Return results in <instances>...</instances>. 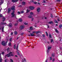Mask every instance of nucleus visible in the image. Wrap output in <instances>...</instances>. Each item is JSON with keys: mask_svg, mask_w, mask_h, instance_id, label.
I'll return each instance as SVG.
<instances>
[{"mask_svg": "<svg viewBox=\"0 0 62 62\" xmlns=\"http://www.w3.org/2000/svg\"><path fill=\"white\" fill-rule=\"evenodd\" d=\"M8 39H7V41L5 43V41H3L2 42V45L3 46H5L6 45H7V43H8Z\"/></svg>", "mask_w": 62, "mask_h": 62, "instance_id": "nucleus-1", "label": "nucleus"}, {"mask_svg": "<svg viewBox=\"0 0 62 62\" xmlns=\"http://www.w3.org/2000/svg\"><path fill=\"white\" fill-rule=\"evenodd\" d=\"M10 54H13L12 52H10L8 54L6 55L5 56V58L6 57H10Z\"/></svg>", "mask_w": 62, "mask_h": 62, "instance_id": "nucleus-2", "label": "nucleus"}, {"mask_svg": "<svg viewBox=\"0 0 62 62\" xmlns=\"http://www.w3.org/2000/svg\"><path fill=\"white\" fill-rule=\"evenodd\" d=\"M29 8L31 10H33L34 9V8H35V7H34L33 6H30L29 7Z\"/></svg>", "mask_w": 62, "mask_h": 62, "instance_id": "nucleus-3", "label": "nucleus"}, {"mask_svg": "<svg viewBox=\"0 0 62 62\" xmlns=\"http://www.w3.org/2000/svg\"><path fill=\"white\" fill-rule=\"evenodd\" d=\"M51 48H52V46H50L48 47V50L47 51V54L48 53V52H49V50H50V49H51Z\"/></svg>", "mask_w": 62, "mask_h": 62, "instance_id": "nucleus-4", "label": "nucleus"}, {"mask_svg": "<svg viewBox=\"0 0 62 62\" xmlns=\"http://www.w3.org/2000/svg\"><path fill=\"white\" fill-rule=\"evenodd\" d=\"M40 32H39V31H38L37 32H36L35 31H32V33H33V34H35V33L36 34H38V33H39Z\"/></svg>", "mask_w": 62, "mask_h": 62, "instance_id": "nucleus-5", "label": "nucleus"}, {"mask_svg": "<svg viewBox=\"0 0 62 62\" xmlns=\"http://www.w3.org/2000/svg\"><path fill=\"white\" fill-rule=\"evenodd\" d=\"M24 28V26L23 25H22L20 27L19 29H20L21 30L23 29Z\"/></svg>", "mask_w": 62, "mask_h": 62, "instance_id": "nucleus-6", "label": "nucleus"}, {"mask_svg": "<svg viewBox=\"0 0 62 62\" xmlns=\"http://www.w3.org/2000/svg\"><path fill=\"white\" fill-rule=\"evenodd\" d=\"M24 28V26L23 25H22L20 27L19 29H20L21 30L23 29Z\"/></svg>", "mask_w": 62, "mask_h": 62, "instance_id": "nucleus-7", "label": "nucleus"}, {"mask_svg": "<svg viewBox=\"0 0 62 62\" xmlns=\"http://www.w3.org/2000/svg\"><path fill=\"white\" fill-rule=\"evenodd\" d=\"M15 6H13L11 8V9L12 10H15Z\"/></svg>", "mask_w": 62, "mask_h": 62, "instance_id": "nucleus-8", "label": "nucleus"}, {"mask_svg": "<svg viewBox=\"0 0 62 62\" xmlns=\"http://www.w3.org/2000/svg\"><path fill=\"white\" fill-rule=\"evenodd\" d=\"M14 11L13 12L11 13V15H12V17H14V16H15V14H14Z\"/></svg>", "mask_w": 62, "mask_h": 62, "instance_id": "nucleus-9", "label": "nucleus"}, {"mask_svg": "<svg viewBox=\"0 0 62 62\" xmlns=\"http://www.w3.org/2000/svg\"><path fill=\"white\" fill-rule=\"evenodd\" d=\"M40 10V8H37V11L38 12H39Z\"/></svg>", "mask_w": 62, "mask_h": 62, "instance_id": "nucleus-10", "label": "nucleus"}, {"mask_svg": "<svg viewBox=\"0 0 62 62\" xmlns=\"http://www.w3.org/2000/svg\"><path fill=\"white\" fill-rule=\"evenodd\" d=\"M32 17L33 16H32L30 15H29L28 16V18H32Z\"/></svg>", "mask_w": 62, "mask_h": 62, "instance_id": "nucleus-11", "label": "nucleus"}, {"mask_svg": "<svg viewBox=\"0 0 62 62\" xmlns=\"http://www.w3.org/2000/svg\"><path fill=\"white\" fill-rule=\"evenodd\" d=\"M8 13H9V12L11 11V9L10 8H8Z\"/></svg>", "mask_w": 62, "mask_h": 62, "instance_id": "nucleus-12", "label": "nucleus"}, {"mask_svg": "<svg viewBox=\"0 0 62 62\" xmlns=\"http://www.w3.org/2000/svg\"><path fill=\"white\" fill-rule=\"evenodd\" d=\"M26 62V60H25V59H23L22 60V62Z\"/></svg>", "mask_w": 62, "mask_h": 62, "instance_id": "nucleus-13", "label": "nucleus"}, {"mask_svg": "<svg viewBox=\"0 0 62 62\" xmlns=\"http://www.w3.org/2000/svg\"><path fill=\"white\" fill-rule=\"evenodd\" d=\"M18 0H12V2H16L17 1H18Z\"/></svg>", "mask_w": 62, "mask_h": 62, "instance_id": "nucleus-14", "label": "nucleus"}, {"mask_svg": "<svg viewBox=\"0 0 62 62\" xmlns=\"http://www.w3.org/2000/svg\"><path fill=\"white\" fill-rule=\"evenodd\" d=\"M8 26L9 27H11V26H12V24L11 23H10L8 25Z\"/></svg>", "mask_w": 62, "mask_h": 62, "instance_id": "nucleus-15", "label": "nucleus"}, {"mask_svg": "<svg viewBox=\"0 0 62 62\" xmlns=\"http://www.w3.org/2000/svg\"><path fill=\"white\" fill-rule=\"evenodd\" d=\"M19 21L20 22H21L23 21V20L21 18H20L19 19Z\"/></svg>", "mask_w": 62, "mask_h": 62, "instance_id": "nucleus-16", "label": "nucleus"}, {"mask_svg": "<svg viewBox=\"0 0 62 62\" xmlns=\"http://www.w3.org/2000/svg\"><path fill=\"white\" fill-rule=\"evenodd\" d=\"M30 35H31V37L32 36H35V34H33V33H30Z\"/></svg>", "mask_w": 62, "mask_h": 62, "instance_id": "nucleus-17", "label": "nucleus"}, {"mask_svg": "<svg viewBox=\"0 0 62 62\" xmlns=\"http://www.w3.org/2000/svg\"><path fill=\"white\" fill-rule=\"evenodd\" d=\"M53 23V22L52 21H51L48 22V23H49V24H51V23Z\"/></svg>", "mask_w": 62, "mask_h": 62, "instance_id": "nucleus-18", "label": "nucleus"}, {"mask_svg": "<svg viewBox=\"0 0 62 62\" xmlns=\"http://www.w3.org/2000/svg\"><path fill=\"white\" fill-rule=\"evenodd\" d=\"M33 27H31L30 28V30H33Z\"/></svg>", "mask_w": 62, "mask_h": 62, "instance_id": "nucleus-19", "label": "nucleus"}, {"mask_svg": "<svg viewBox=\"0 0 62 62\" xmlns=\"http://www.w3.org/2000/svg\"><path fill=\"white\" fill-rule=\"evenodd\" d=\"M7 24V23H1V24H2V25H4V24Z\"/></svg>", "mask_w": 62, "mask_h": 62, "instance_id": "nucleus-20", "label": "nucleus"}, {"mask_svg": "<svg viewBox=\"0 0 62 62\" xmlns=\"http://www.w3.org/2000/svg\"><path fill=\"white\" fill-rule=\"evenodd\" d=\"M2 59L1 58V56H0V62H2Z\"/></svg>", "mask_w": 62, "mask_h": 62, "instance_id": "nucleus-21", "label": "nucleus"}, {"mask_svg": "<svg viewBox=\"0 0 62 62\" xmlns=\"http://www.w3.org/2000/svg\"><path fill=\"white\" fill-rule=\"evenodd\" d=\"M25 4V3L24 2H22V5H24Z\"/></svg>", "mask_w": 62, "mask_h": 62, "instance_id": "nucleus-22", "label": "nucleus"}, {"mask_svg": "<svg viewBox=\"0 0 62 62\" xmlns=\"http://www.w3.org/2000/svg\"><path fill=\"white\" fill-rule=\"evenodd\" d=\"M7 50L8 52H9V48L8 47L7 49Z\"/></svg>", "mask_w": 62, "mask_h": 62, "instance_id": "nucleus-23", "label": "nucleus"}, {"mask_svg": "<svg viewBox=\"0 0 62 62\" xmlns=\"http://www.w3.org/2000/svg\"><path fill=\"white\" fill-rule=\"evenodd\" d=\"M62 27V25H59V27L60 28H61V27Z\"/></svg>", "mask_w": 62, "mask_h": 62, "instance_id": "nucleus-24", "label": "nucleus"}, {"mask_svg": "<svg viewBox=\"0 0 62 62\" xmlns=\"http://www.w3.org/2000/svg\"><path fill=\"white\" fill-rule=\"evenodd\" d=\"M12 38H11L9 39V41H12Z\"/></svg>", "mask_w": 62, "mask_h": 62, "instance_id": "nucleus-25", "label": "nucleus"}, {"mask_svg": "<svg viewBox=\"0 0 62 62\" xmlns=\"http://www.w3.org/2000/svg\"><path fill=\"white\" fill-rule=\"evenodd\" d=\"M30 14L31 15H33V14H34V13L33 12H31L30 13Z\"/></svg>", "mask_w": 62, "mask_h": 62, "instance_id": "nucleus-26", "label": "nucleus"}, {"mask_svg": "<svg viewBox=\"0 0 62 62\" xmlns=\"http://www.w3.org/2000/svg\"><path fill=\"white\" fill-rule=\"evenodd\" d=\"M5 21V18L4 17L3 18V21L4 22Z\"/></svg>", "mask_w": 62, "mask_h": 62, "instance_id": "nucleus-27", "label": "nucleus"}, {"mask_svg": "<svg viewBox=\"0 0 62 62\" xmlns=\"http://www.w3.org/2000/svg\"><path fill=\"white\" fill-rule=\"evenodd\" d=\"M55 31L56 32H57V33H58V30L56 29H55Z\"/></svg>", "mask_w": 62, "mask_h": 62, "instance_id": "nucleus-28", "label": "nucleus"}, {"mask_svg": "<svg viewBox=\"0 0 62 62\" xmlns=\"http://www.w3.org/2000/svg\"><path fill=\"white\" fill-rule=\"evenodd\" d=\"M14 33L15 35H17L18 34V33L16 31H15L14 32Z\"/></svg>", "mask_w": 62, "mask_h": 62, "instance_id": "nucleus-29", "label": "nucleus"}, {"mask_svg": "<svg viewBox=\"0 0 62 62\" xmlns=\"http://www.w3.org/2000/svg\"><path fill=\"white\" fill-rule=\"evenodd\" d=\"M29 12V10H28V9H27L26 10V12L27 13H28Z\"/></svg>", "mask_w": 62, "mask_h": 62, "instance_id": "nucleus-30", "label": "nucleus"}, {"mask_svg": "<svg viewBox=\"0 0 62 62\" xmlns=\"http://www.w3.org/2000/svg\"><path fill=\"white\" fill-rule=\"evenodd\" d=\"M17 13H18V14H21V13L19 11H18L17 12Z\"/></svg>", "mask_w": 62, "mask_h": 62, "instance_id": "nucleus-31", "label": "nucleus"}, {"mask_svg": "<svg viewBox=\"0 0 62 62\" xmlns=\"http://www.w3.org/2000/svg\"><path fill=\"white\" fill-rule=\"evenodd\" d=\"M55 23H58V22H57V21L56 20H55L54 21Z\"/></svg>", "mask_w": 62, "mask_h": 62, "instance_id": "nucleus-32", "label": "nucleus"}, {"mask_svg": "<svg viewBox=\"0 0 62 62\" xmlns=\"http://www.w3.org/2000/svg\"><path fill=\"white\" fill-rule=\"evenodd\" d=\"M8 45L9 46H11V43H9V44Z\"/></svg>", "mask_w": 62, "mask_h": 62, "instance_id": "nucleus-33", "label": "nucleus"}, {"mask_svg": "<svg viewBox=\"0 0 62 62\" xmlns=\"http://www.w3.org/2000/svg\"><path fill=\"white\" fill-rule=\"evenodd\" d=\"M3 3V2L1 1V2H0V5L2 4Z\"/></svg>", "mask_w": 62, "mask_h": 62, "instance_id": "nucleus-34", "label": "nucleus"}, {"mask_svg": "<svg viewBox=\"0 0 62 62\" xmlns=\"http://www.w3.org/2000/svg\"><path fill=\"white\" fill-rule=\"evenodd\" d=\"M49 37L50 38H52V36L51 34H50L49 35Z\"/></svg>", "mask_w": 62, "mask_h": 62, "instance_id": "nucleus-35", "label": "nucleus"}, {"mask_svg": "<svg viewBox=\"0 0 62 62\" xmlns=\"http://www.w3.org/2000/svg\"><path fill=\"white\" fill-rule=\"evenodd\" d=\"M10 61L11 62H13V60H12V59H10Z\"/></svg>", "mask_w": 62, "mask_h": 62, "instance_id": "nucleus-36", "label": "nucleus"}, {"mask_svg": "<svg viewBox=\"0 0 62 62\" xmlns=\"http://www.w3.org/2000/svg\"><path fill=\"white\" fill-rule=\"evenodd\" d=\"M16 48V45H15L14 46V48L15 49Z\"/></svg>", "mask_w": 62, "mask_h": 62, "instance_id": "nucleus-37", "label": "nucleus"}, {"mask_svg": "<svg viewBox=\"0 0 62 62\" xmlns=\"http://www.w3.org/2000/svg\"><path fill=\"white\" fill-rule=\"evenodd\" d=\"M51 43H52V42L53 41V40L52 39H51Z\"/></svg>", "mask_w": 62, "mask_h": 62, "instance_id": "nucleus-38", "label": "nucleus"}, {"mask_svg": "<svg viewBox=\"0 0 62 62\" xmlns=\"http://www.w3.org/2000/svg\"><path fill=\"white\" fill-rule=\"evenodd\" d=\"M24 24H25V25H27V24H28V23H24Z\"/></svg>", "mask_w": 62, "mask_h": 62, "instance_id": "nucleus-39", "label": "nucleus"}, {"mask_svg": "<svg viewBox=\"0 0 62 62\" xmlns=\"http://www.w3.org/2000/svg\"><path fill=\"white\" fill-rule=\"evenodd\" d=\"M1 54H2V55H4V52H2L1 53Z\"/></svg>", "mask_w": 62, "mask_h": 62, "instance_id": "nucleus-40", "label": "nucleus"}, {"mask_svg": "<svg viewBox=\"0 0 62 62\" xmlns=\"http://www.w3.org/2000/svg\"><path fill=\"white\" fill-rule=\"evenodd\" d=\"M18 46H17L16 47V50H18Z\"/></svg>", "mask_w": 62, "mask_h": 62, "instance_id": "nucleus-41", "label": "nucleus"}, {"mask_svg": "<svg viewBox=\"0 0 62 62\" xmlns=\"http://www.w3.org/2000/svg\"><path fill=\"white\" fill-rule=\"evenodd\" d=\"M18 51H18V50H17V51H16V53H17V54H19V53H18V52H18Z\"/></svg>", "mask_w": 62, "mask_h": 62, "instance_id": "nucleus-42", "label": "nucleus"}, {"mask_svg": "<svg viewBox=\"0 0 62 62\" xmlns=\"http://www.w3.org/2000/svg\"><path fill=\"white\" fill-rule=\"evenodd\" d=\"M13 55L12 54H10V56H13Z\"/></svg>", "mask_w": 62, "mask_h": 62, "instance_id": "nucleus-43", "label": "nucleus"}, {"mask_svg": "<svg viewBox=\"0 0 62 62\" xmlns=\"http://www.w3.org/2000/svg\"><path fill=\"white\" fill-rule=\"evenodd\" d=\"M34 4H37V2H34Z\"/></svg>", "mask_w": 62, "mask_h": 62, "instance_id": "nucleus-44", "label": "nucleus"}, {"mask_svg": "<svg viewBox=\"0 0 62 62\" xmlns=\"http://www.w3.org/2000/svg\"><path fill=\"white\" fill-rule=\"evenodd\" d=\"M3 16L2 15V14H0V17H2Z\"/></svg>", "mask_w": 62, "mask_h": 62, "instance_id": "nucleus-45", "label": "nucleus"}, {"mask_svg": "<svg viewBox=\"0 0 62 62\" xmlns=\"http://www.w3.org/2000/svg\"><path fill=\"white\" fill-rule=\"evenodd\" d=\"M2 32H4V27H3V28L2 29Z\"/></svg>", "mask_w": 62, "mask_h": 62, "instance_id": "nucleus-46", "label": "nucleus"}, {"mask_svg": "<svg viewBox=\"0 0 62 62\" xmlns=\"http://www.w3.org/2000/svg\"><path fill=\"white\" fill-rule=\"evenodd\" d=\"M21 13L22 14L23 13H24V12H23V11H22L21 12Z\"/></svg>", "mask_w": 62, "mask_h": 62, "instance_id": "nucleus-47", "label": "nucleus"}, {"mask_svg": "<svg viewBox=\"0 0 62 62\" xmlns=\"http://www.w3.org/2000/svg\"><path fill=\"white\" fill-rule=\"evenodd\" d=\"M45 62H48V60H47V59H46Z\"/></svg>", "mask_w": 62, "mask_h": 62, "instance_id": "nucleus-48", "label": "nucleus"}, {"mask_svg": "<svg viewBox=\"0 0 62 62\" xmlns=\"http://www.w3.org/2000/svg\"><path fill=\"white\" fill-rule=\"evenodd\" d=\"M50 60H52V58L51 57H50Z\"/></svg>", "mask_w": 62, "mask_h": 62, "instance_id": "nucleus-49", "label": "nucleus"}, {"mask_svg": "<svg viewBox=\"0 0 62 62\" xmlns=\"http://www.w3.org/2000/svg\"><path fill=\"white\" fill-rule=\"evenodd\" d=\"M57 1L58 2H60V0H57Z\"/></svg>", "mask_w": 62, "mask_h": 62, "instance_id": "nucleus-50", "label": "nucleus"}, {"mask_svg": "<svg viewBox=\"0 0 62 62\" xmlns=\"http://www.w3.org/2000/svg\"><path fill=\"white\" fill-rule=\"evenodd\" d=\"M13 32H11V35H13Z\"/></svg>", "mask_w": 62, "mask_h": 62, "instance_id": "nucleus-51", "label": "nucleus"}, {"mask_svg": "<svg viewBox=\"0 0 62 62\" xmlns=\"http://www.w3.org/2000/svg\"><path fill=\"white\" fill-rule=\"evenodd\" d=\"M7 60L6 59L5 60V62H7Z\"/></svg>", "mask_w": 62, "mask_h": 62, "instance_id": "nucleus-52", "label": "nucleus"}, {"mask_svg": "<svg viewBox=\"0 0 62 62\" xmlns=\"http://www.w3.org/2000/svg\"><path fill=\"white\" fill-rule=\"evenodd\" d=\"M43 37H45V35L43 34Z\"/></svg>", "mask_w": 62, "mask_h": 62, "instance_id": "nucleus-53", "label": "nucleus"}, {"mask_svg": "<svg viewBox=\"0 0 62 62\" xmlns=\"http://www.w3.org/2000/svg\"><path fill=\"white\" fill-rule=\"evenodd\" d=\"M34 20V18H32V20H32V21H33V20Z\"/></svg>", "mask_w": 62, "mask_h": 62, "instance_id": "nucleus-54", "label": "nucleus"}, {"mask_svg": "<svg viewBox=\"0 0 62 62\" xmlns=\"http://www.w3.org/2000/svg\"><path fill=\"white\" fill-rule=\"evenodd\" d=\"M54 60H54V59H53V62H54Z\"/></svg>", "mask_w": 62, "mask_h": 62, "instance_id": "nucleus-55", "label": "nucleus"}, {"mask_svg": "<svg viewBox=\"0 0 62 62\" xmlns=\"http://www.w3.org/2000/svg\"><path fill=\"white\" fill-rule=\"evenodd\" d=\"M37 4L38 5H40V3L39 2Z\"/></svg>", "mask_w": 62, "mask_h": 62, "instance_id": "nucleus-56", "label": "nucleus"}, {"mask_svg": "<svg viewBox=\"0 0 62 62\" xmlns=\"http://www.w3.org/2000/svg\"><path fill=\"white\" fill-rule=\"evenodd\" d=\"M52 56H54V55L53 54L52 55Z\"/></svg>", "mask_w": 62, "mask_h": 62, "instance_id": "nucleus-57", "label": "nucleus"}, {"mask_svg": "<svg viewBox=\"0 0 62 62\" xmlns=\"http://www.w3.org/2000/svg\"><path fill=\"white\" fill-rule=\"evenodd\" d=\"M60 49H61V50L62 49V47H60Z\"/></svg>", "mask_w": 62, "mask_h": 62, "instance_id": "nucleus-58", "label": "nucleus"}, {"mask_svg": "<svg viewBox=\"0 0 62 62\" xmlns=\"http://www.w3.org/2000/svg\"><path fill=\"white\" fill-rule=\"evenodd\" d=\"M44 3H45V1L44 0Z\"/></svg>", "mask_w": 62, "mask_h": 62, "instance_id": "nucleus-59", "label": "nucleus"}, {"mask_svg": "<svg viewBox=\"0 0 62 62\" xmlns=\"http://www.w3.org/2000/svg\"><path fill=\"white\" fill-rule=\"evenodd\" d=\"M46 35L47 36H48V34H46Z\"/></svg>", "mask_w": 62, "mask_h": 62, "instance_id": "nucleus-60", "label": "nucleus"}, {"mask_svg": "<svg viewBox=\"0 0 62 62\" xmlns=\"http://www.w3.org/2000/svg\"><path fill=\"white\" fill-rule=\"evenodd\" d=\"M51 17H52V18H53V16H51Z\"/></svg>", "mask_w": 62, "mask_h": 62, "instance_id": "nucleus-61", "label": "nucleus"}, {"mask_svg": "<svg viewBox=\"0 0 62 62\" xmlns=\"http://www.w3.org/2000/svg\"><path fill=\"white\" fill-rule=\"evenodd\" d=\"M46 34H48V33H47V32H46Z\"/></svg>", "mask_w": 62, "mask_h": 62, "instance_id": "nucleus-62", "label": "nucleus"}, {"mask_svg": "<svg viewBox=\"0 0 62 62\" xmlns=\"http://www.w3.org/2000/svg\"><path fill=\"white\" fill-rule=\"evenodd\" d=\"M1 9H0V12H1Z\"/></svg>", "mask_w": 62, "mask_h": 62, "instance_id": "nucleus-63", "label": "nucleus"}, {"mask_svg": "<svg viewBox=\"0 0 62 62\" xmlns=\"http://www.w3.org/2000/svg\"><path fill=\"white\" fill-rule=\"evenodd\" d=\"M28 32H30V31H28Z\"/></svg>", "mask_w": 62, "mask_h": 62, "instance_id": "nucleus-64", "label": "nucleus"}]
</instances>
